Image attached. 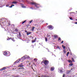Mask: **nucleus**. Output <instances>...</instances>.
<instances>
[{
	"mask_svg": "<svg viewBox=\"0 0 77 77\" xmlns=\"http://www.w3.org/2000/svg\"><path fill=\"white\" fill-rule=\"evenodd\" d=\"M32 21H33V20H31L30 21H29V23H32Z\"/></svg>",
	"mask_w": 77,
	"mask_h": 77,
	"instance_id": "38",
	"label": "nucleus"
},
{
	"mask_svg": "<svg viewBox=\"0 0 77 77\" xmlns=\"http://www.w3.org/2000/svg\"><path fill=\"white\" fill-rule=\"evenodd\" d=\"M54 51H56V50H55Z\"/></svg>",
	"mask_w": 77,
	"mask_h": 77,
	"instance_id": "59",
	"label": "nucleus"
},
{
	"mask_svg": "<svg viewBox=\"0 0 77 77\" xmlns=\"http://www.w3.org/2000/svg\"><path fill=\"white\" fill-rule=\"evenodd\" d=\"M51 71H53L54 70V67H52L50 69Z\"/></svg>",
	"mask_w": 77,
	"mask_h": 77,
	"instance_id": "8",
	"label": "nucleus"
},
{
	"mask_svg": "<svg viewBox=\"0 0 77 77\" xmlns=\"http://www.w3.org/2000/svg\"><path fill=\"white\" fill-rule=\"evenodd\" d=\"M48 63H49V62L47 60H45L44 62V64H45V65H48Z\"/></svg>",
	"mask_w": 77,
	"mask_h": 77,
	"instance_id": "4",
	"label": "nucleus"
},
{
	"mask_svg": "<svg viewBox=\"0 0 77 77\" xmlns=\"http://www.w3.org/2000/svg\"><path fill=\"white\" fill-rule=\"evenodd\" d=\"M9 6V4H7L6 5V7H8Z\"/></svg>",
	"mask_w": 77,
	"mask_h": 77,
	"instance_id": "35",
	"label": "nucleus"
},
{
	"mask_svg": "<svg viewBox=\"0 0 77 77\" xmlns=\"http://www.w3.org/2000/svg\"><path fill=\"white\" fill-rule=\"evenodd\" d=\"M10 23H8V25H9H9H10V24H9Z\"/></svg>",
	"mask_w": 77,
	"mask_h": 77,
	"instance_id": "58",
	"label": "nucleus"
},
{
	"mask_svg": "<svg viewBox=\"0 0 77 77\" xmlns=\"http://www.w3.org/2000/svg\"><path fill=\"white\" fill-rule=\"evenodd\" d=\"M15 32H18V29L17 28H16L15 29Z\"/></svg>",
	"mask_w": 77,
	"mask_h": 77,
	"instance_id": "27",
	"label": "nucleus"
},
{
	"mask_svg": "<svg viewBox=\"0 0 77 77\" xmlns=\"http://www.w3.org/2000/svg\"><path fill=\"white\" fill-rule=\"evenodd\" d=\"M27 31L26 30H25V32H27Z\"/></svg>",
	"mask_w": 77,
	"mask_h": 77,
	"instance_id": "51",
	"label": "nucleus"
},
{
	"mask_svg": "<svg viewBox=\"0 0 77 77\" xmlns=\"http://www.w3.org/2000/svg\"><path fill=\"white\" fill-rule=\"evenodd\" d=\"M54 48H55V49H56V47H55Z\"/></svg>",
	"mask_w": 77,
	"mask_h": 77,
	"instance_id": "57",
	"label": "nucleus"
},
{
	"mask_svg": "<svg viewBox=\"0 0 77 77\" xmlns=\"http://www.w3.org/2000/svg\"><path fill=\"white\" fill-rule=\"evenodd\" d=\"M71 72V71L70 70H67V74H69Z\"/></svg>",
	"mask_w": 77,
	"mask_h": 77,
	"instance_id": "10",
	"label": "nucleus"
},
{
	"mask_svg": "<svg viewBox=\"0 0 77 77\" xmlns=\"http://www.w3.org/2000/svg\"><path fill=\"white\" fill-rule=\"evenodd\" d=\"M76 12H77V11H76Z\"/></svg>",
	"mask_w": 77,
	"mask_h": 77,
	"instance_id": "63",
	"label": "nucleus"
},
{
	"mask_svg": "<svg viewBox=\"0 0 77 77\" xmlns=\"http://www.w3.org/2000/svg\"><path fill=\"white\" fill-rule=\"evenodd\" d=\"M26 59V57L23 56L20 59H22V60H25V59Z\"/></svg>",
	"mask_w": 77,
	"mask_h": 77,
	"instance_id": "9",
	"label": "nucleus"
},
{
	"mask_svg": "<svg viewBox=\"0 0 77 77\" xmlns=\"http://www.w3.org/2000/svg\"><path fill=\"white\" fill-rule=\"evenodd\" d=\"M30 8L31 9H32V10L34 9L32 7H30Z\"/></svg>",
	"mask_w": 77,
	"mask_h": 77,
	"instance_id": "36",
	"label": "nucleus"
},
{
	"mask_svg": "<svg viewBox=\"0 0 77 77\" xmlns=\"http://www.w3.org/2000/svg\"><path fill=\"white\" fill-rule=\"evenodd\" d=\"M75 24H77V22H75Z\"/></svg>",
	"mask_w": 77,
	"mask_h": 77,
	"instance_id": "47",
	"label": "nucleus"
},
{
	"mask_svg": "<svg viewBox=\"0 0 77 77\" xmlns=\"http://www.w3.org/2000/svg\"><path fill=\"white\" fill-rule=\"evenodd\" d=\"M72 65H73V64L72 63H71L69 65V66H72Z\"/></svg>",
	"mask_w": 77,
	"mask_h": 77,
	"instance_id": "28",
	"label": "nucleus"
},
{
	"mask_svg": "<svg viewBox=\"0 0 77 77\" xmlns=\"http://www.w3.org/2000/svg\"><path fill=\"white\" fill-rule=\"evenodd\" d=\"M59 72L60 73H64V70L63 69L61 68L60 70H59Z\"/></svg>",
	"mask_w": 77,
	"mask_h": 77,
	"instance_id": "3",
	"label": "nucleus"
},
{
	"mask_svg": "<svg viewBox=\"0 0 77 77\" xmlns=\"http://www.w3.org/2000/svg\"><path fill=\"white\" fill-rule=\"evenodd\" d=\"M39 77H40V76H39Z\"/></svg>",
	"mask_w": 77,
	"mask_h": 77,
	"instance_id": "64",
	"label": "nucleus"
},
{
	"mask_svg": "<svg viewBox=\"0 0 77 77\" xmlns=\"http://www.w3.org/2000/svg\"><path fill=\"white\" fill-rule=\"evenodd\" d=\"M69 54V52H68L67 53V54H66L67 56H68V54Z\"/></svg>",
	"mask_w": 77,
	"mask_h": 77,
	"instance_id": "34",
	"label": "nucleus"
},
{
	"mask_svg": "<svg viewBox=\"0 0 77 77\" xmlns=\"http://www.w3.org/2000/svg\"><path fill=\"white\" fill-rule=\"evenodd\" d=\"M2 24H5V23H3V22H2Z\"/></svg>",
	"mask_w": 77,
	"mask_h": 77,
	"instance_id": "49",
	"label": "nucleus"
},
{
	"mask_svg": "<svg viewBox=\"0 0 77 77\" xmlns=\"http://www.w3.org/2000/svg\"><path fill=\"white\" fill-rule=\"evenodd\" d=\"M76 20L77 21V19H76Z\"/></svg>",
	"mask_w": 77,
	"mask_h": 77,
	"instance_id": "61",
	"label": "nucleus"
},
{
	"mask_svg": "<svg viewBox=\"0 0 77 77\" xmlns=\"http://www.w3.org/2000/svg\"><path fill=\"white\" fill-rule=\"evenodd\" d=\"M57 35H55L54 36V38H57Z\"/></svg>",
	"mask_w": 77,
	"mask_h": 77,
	"instance_id": "13",
	"label": "nucleus"
},
{
	"mask_svg": "<svg viewBox=\"0 0 77 77\" xmlns=\"http://www.w3.org/2000/svg\"><path fill=\"white\" fill-rule=\"evenodd\" d=\"M48 28L49 29H50V30H52V29H53V26H52L51 25L49 26H48Z\"/></svg>",
	"mask_w": 77,
	"mask_h": 77,
	"instance_id": "5",
	"label": "nucleus"
},
{
	"mask_svg": "<svg viewBox=\"0 0 77 77\" xmlns=\"http://www.w3.org/2000/svg\"><path fill=\"white\" fill-rule=\"evenodd\" d=\"M35 39L36 40V38H35Z\"/></svg>",
	"mask_w": 77,
	"mask_h": 77,
	"instance_id": "54",
	"label": "nucleus"
},
{
	"mask_svg": "<svg viewBox=\"0 0 77 77\" xmlns=\"http://www.w3.org/2000/svg\"><path fill=\"white\" fill-rule=\"evenodd\" d=\"M7 68V67H5L3 68L2 69H0V71H3V70H5V69H6Z\"/></svg>",
	"mask_w": 77,
	"mask_h": 77,
	"instance_id": "6",
	"label": "nucleus"
},
{
	"mask_svg": "<svg viewBox=\"0 0 77 77\" xmlns=\"http://www.w3.org/2000/svg\"><path fill=\"white\" fill-rule=\"evenodd\" d=\"M34 26H35L36 27H38V25L37 24H34Z\"/></svg>",
	"mask_w": 77,
	"mask_h": 77,
	"instance_id": "15",
	"label": "nucleus"
},
{
	"mask_svg": "<svg viewBox=\"0 0 77 77\" xmlns=\"http://www.w3.org/2000/svg\"><path fill=\"white\" fill-rule=\"evenodd\" d=\"M69 19H70V20H73V19H72V18H69Z\"/></svg>",
	"mask_w": 77,
	"mask_h": 77,
	"instance_id": "40",
	"label": "nucleus"
},
{
	"mask_svg": "<svg viewBox=\"0 0 77 77\" xmlns=\"http://www.w3.org/2000/svg\"><path fill=\"white\" fill-rule=\"evenodd\" d=\"M45 41L46 42H47V38L46 37L45 38Z\"/></svg>",
	"mask_w": 77,
	"mask_h": 77,
	"instance_id": "31",
	"label": "nucleus"
},
{
	"mask_svg": "<svg viewBox=\"0 0 77 77\" xmlns=\"http://www.w3.org/2000/svg\"><path fill=\"white\" fill-rule=\"evenodd\" d=\"M72 61H73V62H75V61H74V59L73 58H72Z\"/></svg>",
	"mask_w": 77,
	"mask_h": 77,
	"instance_id": "29",
	"label": "nucleus"
},
{
	"mask_svg": "<svg viewBox=\"0 0 77 77\" xmlns=\"http://www.w3.org/2000/svg\"><path fill=\"white\" fill-rule=\"evenodd\" d=\"M62 47L63 48V49H65V46H64L63 45H62Z\"/></svg>",
	"mask_w": 77,
	"mask_h": 77,
	"instance_id": "23",
	"label": "nucleus"
},
{
	"mask_svg": "<svg viewBox=\"0 0 77 77\" xmlns=\"http://www.w3.org/2000/svg\"><path fill=\"white\" fill-rule=\"evenodd\" d=\"M65 74H63V77H65Z\"/></svg>",
	"mask_w": 77,
	"mask_h": 77,
	"instance_id": "37",
	"label": "nucleus"
},
{
	"mask_svg": "<svg viewBox=\"0 0 77 77\" xmlns=\"http://www.w3.org/2000/svg\"><path fill=\"white\" fill-rule=\"evenodd\" d=\"M26 20H25V21H24L23 22H22V24H24V23H25V22H26Z\"/></svg>",
	"mask_w": 77,
	"mask_h": 77,
	"instance_id": "33",
	"label": "nucleus"
},
{
	"mask_svg": "<svg viewBox=\"0 0 77 77\" xmlns=\"http://www.w3.org/2000/svg\"><path fill=\"white\" fill-rule=\"evenodd\" d=\"M17 36L18 38L19 39L20 38V36L18 34L17 35Z\"/></svg>",
	"mask_w": 77,
	"mask_h": 77,
	"instance_id": "24",
	"label": "nucleus"
},
{
	"mask_svg": "<svg viewBox=\"0 0 77 77\" xmlns=\"http://www.w3.org/2000/svg\"><path fill=\"white\" fill-rule=\"evenodd\" d=\"M22 8H26V6L24 5L22 6Z\"/></svg>",
	"mask_w": 77,
	"mask_h": 77,
	"instance_id": "21",
	"label": "nucleus"
},
{
	"mask_svg": "<svg viewBox=\"0 0 77 77\" xmlns=\"http://www.w3.org/2000/svg\"><path fill=\"white\" fill-rule=\"evenodd\" d=\"M0 22H1V21H0V24H1V25H2V23H1Z\"/></svg>",
	"mask_w": 77,
	"mask_h": 77,
	"instance_id": "52",
	"label": "nucleus"
},
{
	"mask_svg": "<svg viewBox=\"0 0 77 77\" xmlns=\"http://www.w3.org/2000/svg\"><path fill=\"white\" fill-rule=\"evenodd\" d=\"M14 77H18V76H15Z\"/></svg>",
	"mask_w": 77,
	"mask_h": 77,
	"instance_id": "50",
	"label": "nucleus"
},
{
	"mask_svg": "<svg viewBox=\"0 0 77 77\" xmlns=\"http://www.w3.org/2000/svg\"><path fill=\"white\" fill-rule=\"evenodd\" d=\"M20 69H21V68H19Z\"/></svg>",
	"mask_w": 77,
	"mask_h": 77,
	"instance_id": "60",
	"label": "nucleus"
},
{
	"mask_svg": "<svg viewBox=\"0 0 77 77\" xmlns=\"http://www.w3.org/2000/svg\"><path fill=\"white\" fill-rule=\"evenodd\" d=\"M34 60H35V62H37V59L36 58L34 59Z\"/></svg>",
	"mask_w": 77,
	"mask_h": 77,
	"instance_id": "32",
	"label": "nucleus"
},
{
	"mask_svg": "<svg viewBox=\"0 0 77 77\" xmlns=\"http://www.w3.org/2000/svg\"><path fill=\"white\" fill-rule=\"evenodd\" d=\"M19 35L20 36H21V34L20 33V32H19Z\"/></svg>",
	"mask_w": 77,
	"mask_h": 77,
	"instance_id": "43",
	"label": "nucleus"
},
{
	"mask_svg": "<svg viewBox=\"0 0 77 77\" xmlns=\"http://www.w3.org/2000/svg\"><path fill=\"white\" fill-rule=\"evenodd\" d=\"M17 3V2H16V1H14L12 3V4H16V3Z\"/></svg>",
	"mask_w": 77,
	"mask_h": 77,
	"instance_id": "16",
	"label": "nucleus"
},
{
	"mask_svg": "<svg viewBox=\"0 0 77 77\" xmlns=\"http://www.w3.org/2000/svg\"><path fill=\"white\" fill-rule=\"evenodd\" d=\"M60 40V38L59 37V38H58V41H59V40Z\"/></svg>",
	"mask_w": 77,
	"mask_h": 77,
	"instance_id": "39",
	"label": "nucleus"
},
{
	"mask_svg": "<svg viewBox=\"0 0 77 77\" xmlns=\"http://www.w3.org/2000/svg\"><path fill=\"white\" fill-rule=\"evenodd\" d=\"M68 61L69 63H72V62L71 60H68Z\"/></svg>",
	"mask_w": 77,
	"mask_h": 77,
	"instance_id": "20",
	"label": "nucleus"
},
{
	"mask_svg": "<svg viewBox=\"0 0 77 77\" xmlns=\"http://www.w3.org/2000/svg\"><path fill=\"white\" fill-rule=\"evenodd\" d=\"M69 14H75V12H71L70 13H69Z\"/></svg>",
	"mask_w": 77,
	"mask_h": 77,
	"instance_id": "25",
	"label": "nucleus"
},
{
	"mask_svg": "<svg viewBox=\"0 0 77 77\" xmlns=\"http://www.w3.org/2000/svg\"><path fill=\"white\" fill-rule=\"evenodd\" d=\"M23 2H26L27 3L31 4V5H35V8H34V9H38L40 7H41V5H40V4L37 3L35 2H29V1L26 0V1H23V0H21Z\"/></svg>",
	"mask_w": 77,
	"mask_h": 77,
	"instance_id": "1",
	"label": "nucleus"
},
{
	"mask_svg": "<svg viewBox=\"0 0 77 77\" xmlns=\"http://www.w3.org/2000/svg\"><path fill=\"white\" fill-rule=\"evenodd\" d=\"M20 59H19L17 60H16V62H14V63L16 64V63H18L19 62H20Z\"/></svg>",
	"mask_w": 77,
	"mask_h": 77,
	"instance_id": "7",
	"label": "nucleus"
},
{
	"mask_svg": "<svg viewBox=\"0 0 77 77\" xmlns=\"http://www.w3.org/2000/svg\"><path fill=\"white\" fill-rule=\"evenodd\" d=\"M45 76H44V75H42L41 76V77H45Z\"/></svg>",
	"mask_w": 77,
	"mask_h": 77,
	"instance_id": "45",
	"label": "nucleus"
},
{
	"mask_svg": "<svg viewBox=\"0 0 77 77\" xmlns=\"http://www.w3.org/2000/svg\"><path fill=\"white\" fill-rule=\"evenodd\" d=\"M30 57H29V56L27 55V57H26V59H30Z\"/></svg>",
	"mask_w": 77,
	"mask_h": 77,
	"instance_id": "17",
	"label": "nucleus"
},
{
	"mask_svg": "<svg viewBox=\"0 0 77 77\" xmlns=\"http://www.w3.org/2000/svg\"><path fill=\"white\" fill-rule=\"evenodd\" d=\"M13 26H14V25H13Z\"/></svg>",
	"mask_w": 77,
	"mask_h": 77,
	"instance_id": "62",
	"label": "nucleus"
},
{
	"mask_svg": "<svg viewBox=\"0 0 77 77\" xmlns=\"http://www.w3.org/2000/svg\"><path fill=\"white\" fill-rule=\"evenodd\" d=\"M45 77H49L47 75H45Z\"/></svg>",
	"mask_w": 77,
	"mask_h": 77,
	"instance_id": "46",
	"label": "nucleus"
},
{
	"mask_svg": "<svg viewBox=\"0 0 77 77\" xmlns=\"http://www.w3.org/2000/svg\"><path fill=\"white\" fill-rule=\"evenodd\" d=\"M3 54L4 56H10V53L9 52H7L6 51H5L4 52Z\"/></svg>",
	"mask_w": 77,
	"mask_h": 77,
	"instance_id": "2",
	"label": "nucleus"
},
{
	"mask_svg": "<svg viewBox=\"0 0 77 77\" xmlns=\"http://www.w3.org/2000/svg\"><path fill=\"white\" fill-rule=\"evenodd\" d=\"M32 39H33V37H32Z\"/></svg>",
	"mask_w": 77,
	"mask_h": 77,
	"instance_id": "48",
	"label": "nucleus"
},
{
	"mask_svg": "<svg viewBox=\"0 0 77 77\" xmlns=\"http://www.w3.org/2000/svg\"><path fill=\"white\" fill-rule=\"evenodd\" d=\"M22 63H21L20 64V65H22Z\"/></svg>",
	"mask_w": 77,
	"mask_h": 77,
	"instance_id": "56",
	"label": "nucleus"
},
{
	"mask_svg": "<svg viewBox=\"0 0 77 77\" xmlns=\"http://www.w3.org/2000/svg\"><path fill=\"white\" fill-rule=\"evenodd\" d=\"M36 41L35 39H34V40H32V43H33V42H35Z\"/></svg>",
	"mask_w": 77,
	"mask_h": 77,
	"instance_id": "19",
	"label": "nucleus"
},
{
	"mask_svg": "<svg viewBox=\"0 0 77 77\" xmlns=\"http://www.w3.org/2000/svg\"><path fill=\"white\" fill-rule=\"evenodd\" d=\"M19 67H20V68H23V65H21V64H20L19 65Z\"/></svg>",
	"mask_w": 77,
	"mask_h": 77,
	"instance_id": "11",
	"label": "nucleus"
},
{
	"mask_svg": "<svg viewBox=\"0 0 77 77\" xmlns=\"http://www.w3.org/2000/svg\"><path fill=\"white\" fill-rule=\"evenodd\" d=\"M62 43H63V41H62L61 42V44H62Z\"/></svg>",
	"mask_w": 77,
	"mask_h": 77,
	"instance_id": "44",
	"label": "nucleus"
},
{
	"mask_svg": "<svg viewBox=\"0 0 77 77\" xmlns=\"http://www.w3.org/2000/svg\"><path fill=\"white\" fill-rule=\"evenodd\" d=\"M34 29H35V27H33L32 28V30L33 31L34 30Z\"/></svg>",
	"mask_w": 77,
	"mask_h": 77,
	"instance_id": "26",
	"label": "nucleus"
},
{
	"mask_svg": "<svg viewBox=\"0 0 77 77\" xmlns=\"http://www.w3.org/2000/svg\"><path fill=\"white\" fill-rule=\"evenodd\" d=\"M13 6H14V5H11V6H9V8H12Z\"/></svg>",
	"mask_w": 77,
	"mask_h": 77,
	"instance_id": "22",
	"label": "nucleus"
},
{
	"mask_svg": "<svg viewBox=\"0 0 77 77\" xmlns=\"http://www.w3.org/2000/svg\"><path fill=\"white\" fill-rule=\"evenodd\" d=\"M30 33H31V32H27L26 33V34L27 35H30Z\"/></svg>",
	"mask_w": 77,
	"mask_h": 77,
	"instance_id": "18",
	"label": "nucleus"
},
{
	"mask_svg": "<svg viewBox=\"0 0 77 77\" xmlns=\"http://www.w3.org/2000/svg\"><path fill=\"white\" fill-rule=\"evenodd\" d=\"M14 38H10V39H11L12 41H13L14 42H15V40H14Z\"/></svg>",
	"mask_w": 77,
	"mask_h": 77,
	"instance_id": "12",
	"label": "nucleus"
},
{
	"mask_svg": "<svg viewBox=\"0 0 77 77\" xmlns=\"http://www.w3.org/2000/svg\"><path fill=\"white\" fill-rule=\"evenodd\" d=\"M27 55H25L24 56V57H27Z\"/></svg>",
	"mask_w": 77,
	"mask_h": 77,
	"instance_id": "42",
	"label": "nucleus"
},
{
	"mask_svg": "<svg viewBox=\"0 0 77 77\" xmlns=\"http://www.w3.org/2000/svg\"><path fill=\"white\" fill-rule=\"evenodd\" d=\"M32 36H31V35L30 36V38H32Z\"/></svg>",
	"mask_w": 77,
	"mask_h": 77,
	"instance_id": "53",
	"label": "nucleus"
},
{
	"mask_svg": "<svg viewBox=\"0 0 77 77\" xmlns=\"http://www.w3.org/2000/svg\"><path fill=\"white\" fill-rule=\"evenodd\" d=\"M49 50H48V52H49Z\"/></svg>",
	"mask_w": 77,
	"mask_h": 77,
	"instance_id": "55",
	"label": "nucleus"
},
{
	"mask_svg": "<svg viewBox=\"0 0 77 77\" xmlns=\"http://www.w3.org/2000/svg\"><path fill=\"white\" fill-rule=\"evenodd\" d=\"M10 39H11V38H10L7 39V40H8V41H9Z\"/></svg>",
	"mask_w": 77,
	"mask_h": 77,
	"instance_id": "41",
	"label": "nucleus"
},
{
	"mask_svg": "<svg viewBox=\"0 0 77 77\" xmlns=\"http://www.w3.org/2000/svg\"><path fill=\"white\" fill-rule=\"evenodd\" d=\"M56 48H58V49H59V50H60V48L59 47L57 46V47H56Z\"/></svg>",
	"mask_w": 77,
	"mask_h": 77,
	"instance_id": "30",
	"label": "nucleus"
},
{
	"mask_svg": "<svg viewBox=\"0 0 77 77\" xmlns=\"http://www.w3.org/2000/svg\"><path fill=\"white\" fill-rule=\"evenodd\" d=\"M63 52L64 53H66V50L65 49H64L63 50Z\"/></svg>",
	"mask_w": 77,
	"mask_h": 77,
	"instance_id": "14",
	"label": "nucleus"
}]
</instances>
